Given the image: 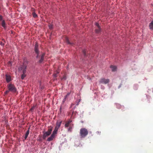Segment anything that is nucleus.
Listing matches in <instances>:
<instances>
[{
  "label": "nucleus",
  "instance_id": "f257e3e1",
  "mask_svg": "<svg viewBox=\"0 0 153 153\" xmlns=\"http://www.w3.org/2000/svg\"><path fill=\"white\" fill-rule=\"evenodd\" d=\"M7 87L8 90L4 92L5 94H6L10 91L13 93H15L17 91V89L14 85L12 84H10L7 85Z\"/></svg>",
  "mask_w": 153,
  "mask_h": 153
},
{
  "label": "nucleus",
  "instance_id": "f03ea898",
  "mask_svg": "<svg viewBox=\"0 0 153 153\" xmlns=\"http://www.w3.org/2000/svg\"><path fill=\"white\" fill-rule=\"evenodd\" d=\"M80 136L81 138H85L88 134V131L85 128H81L80 130Z\"/></svg>",
  "mask_w": 153,
  "mask_h": 153
},
{
  "label": "nucleus",
  "instance_id": "7ed1b4c3",
  "mask_svg": "<svg viewBox=\"0 0 153 153\" xmlns=\"http://www.w3.org/2000/svg\"><path fill=\"white\" fill-rule=\"evenodd\" d=\"M51 128H49L47 131L45 132L43 135V139H45L46 137H48L51 133V131H52V127H50Z\"/></svg>",
  "mask_w": 153,
  "mask_h": 153
},
{
  "label": "nucleus",
  "instance_id": "20e7f679",
  "mask_svg": "<svg viewBox=\"0 0 153 153\" xmlns=\"http://www.w3.org/2000/svg\"><path fill=\"white\" fill-rule=\"evenodd\" d=\"M34 51H35V53L37 54L36 58L37 59L39 57V51L38 49V45L37 43H36L35 45L34 48Z\"/></svg>",
  "mask_w": 153,
  "mask_h": 153
},
{
  "label": "nucleus",
  "instance_id": "39448f33",
  "mask_svg": "<svg viewBox=\"0 0 153 153\" xmlns=\"http://www.w3.org/2000/svg\"><path fill=\"white\" fill-rule=\"evenodd\" d=\"M95 25L97 27V28L95 29V32L96 33H99L101 31V29L98 23L96 22Z\"/></svg>",
  "mask_w": 153,
  "mask_h": 153
},
{
  "label": "nucleus",
  "instance_id": "423d86ee",
  "mask_svg": "<svg viewBox=\"0 0 153 153\" xmlns=\"http://www.w3.org/2000/svg\"><path fill=\"white\" fill-rule=\"evenodd\" d=\"M109 79H105L104 78L101 79L99 81V82L100 83H103L104 84L108 83H109Z\"/></svg>",
  "mask_w": 153,
  "mask_h": 153
},
{
  "label": "nucleus",
  "instance_id": "0eeeda50",
  "mask_svg": "<svg viewBox=\"0 0 153 153\" xmlns=\"http://www.w3.org/2000/svg\"><path fill=\"white\" fill-rule=\"evenodd\" d=\"M45 53H42L40 56H39L38 58H39V63H42L44 59V57L45 56Z\"/></svg>",
  "mask_w": 153,
  "mask_h": 153
},
{
  "label": "nucleus",
  "instance_id": "6e6552de",
  "mask_svg": "<svg viewBox=\"0 0 153 153\" xmlns=\"http://www.w3.org/2000/svg\"><path fill=\"white\" fill-rule=\"evenodd\" d=\"M72 122V121L71 120H69L67 122L65 125V128H67L68 127H69L70 126H71V123Z\"/></svg>",
  "mask_w": 153,
  "mask_h": 153
},
{
  "label": "nucleus",
  "instance_id": "1a4fd4ad",
  "mask_svg": "<svg viewBox=\"0 0 153 153\" xmlns=\"http://www.w3.org/2000/svg\"><path fill=\"white\" fill-rule=\"evenodd\" d=\"M6 81L7 82H9L11 80V76L9 75L6 74Z\"/></svg>",
  "mask_w": 153,
  "mask_h": 153
},
{
  "label": "nucleus",
  "instance_id": "9d476101",
  "mask_svg": "<svg viewBox=\"0 0 153 153\" xmlns=\"http://www.w3.org/2000/svg\"><path fill=\"white\" fill-rule=\"evenodd\" d=\"M62 122V121L60 120H58L56 123V127L58 128H59V127H60L61 123Z\"/></svg>",
  "mask_w": 153,
  "mask_h": 153
},
{
  "label": "nucleus",
  "instance_id": "9b49d317",
  "mask_svg": "<svg viewBox=\"0 0 153 153\" xmlns=\"http://www.w3.org/2000/svg\"><path fill=\"white\" fill-rule=\"evenodd\" d=\"M54 137L55 135L53 134H52L51 136L48 138L47 140L48 141H51L53 140Z\"/></svg>",
  "mask_w": 153,
  "mask_h": 153
},
{
  "label": "nucleus",
  "instance_id": "f8f14e48",
  "mask_svg": "<svg viewBox=\"0 0 153 153\" xmlns=\"http://www.w3.org/2000/svg\"><path fill=\"white\" fill-rule=\"evenodd\" d=\"M58 129L59 128L55 127V128L53 132V133L52 134L55 135L56 134L58 130Z\"/></svg>",
  "mask_w": 153,
  "mask_h": 153
},
{
  "label": "nucleus",
  "instance_id": "ddd939ff",
  "mask_svg": "<svg viewBox=\"0 0 153 153\" xmlns=\"http://www.w3.org/2000/svg\"><path fill=\"white\" fill-rule=\"evenodd\" d=\"M1 25L4 28V29H6V26L5 25V21L3 20V21L1 22Z\"/></svg>",
  "mask_w": 153,
  "mask_h": 153
},
{
  "label": "nucleus",
  "instance_id": "4468645a",
  "mask_svg": "<svg viewBox=\"0 0 153 153\" xmlns=\"http://www.w3.org/2000/svg\"><path fill=\"white\" fill-rule=\"evenodd\" d=\"M110 68L112 69V71H115L117 69V67L115 66L111 65Z\"/></svg>",
  "mask_w": 153,
  "mask_h": 153
},
{
  "label": "nucleus",
  "instance_id": "2eb2a0df",
  "mask_svg": "<svg viewBox=\"0 0 153 153\" xmlns=\"http://www.w3.org/2000/svg\"><path fill=\"white\" fill-rule=\"evenodd\" d=\"M66 42L68 44L71 45H74V43H73L70 42L69 41V40L68 39V38H66Z\"/></svg>",
  "mask_w": 153,
  "mask_h": 153
},
{
  "label": "nucleus",
  "instance_id": "dca6fc26",
  "mask_svg": "<svg viewBox=\"0 0 153 153\" xmlns=\"http://www.w3.org/2000/svg\"><path fill=\"white\" fill-rule=\"evenodd\" d=\"M149 27L150 29L152 30H153V20L150 24Z\"/></svg>",
  "mask_w": 153,
  "mask_h": 153
},
{
  "label": "nucleus",
  "instance_id": "f3484780",
  "mask_svg": "<svg viewBox=\"0 0 153 153\" xmlns=\"http://www.w3.org/2000/svg\"><path fill=\"white\" fill-rule=\"evenodd\" d=\"M29 133V128L28 129V130L27 131L26 133L25 134V139H26L27 137V136Z\"/></svg>",
  "mask_w": 153,
  "mask_h": 153
},
{
  "label": "nucleus",
  "instance_id": "a211bd4d",
  "mask_svg": "<svg viewBox=\"0 0 153 153\" xmlns=\"http://www.w3.org/2000/svg\"><path fill=\"white\" fill-rule=\"evenodd\" d=\"M72 126H70L69 128H68V132H71L72 131Z\"/></svg>",
  "mask_w": 153,
  "mask_h": 153
},
{
  "label": "nucleus",
  "instance_id": "6ab92c4d",
  "mask_svg": "<svg viewBox=\"0 0 153 153\" xmlns=\"http://www.w3.org/2000/svg\"><path fill=\"white\" fill-rule=\"evenodd\" d=\"M26 76V74H22V75H21V78L22 79H24V78Z\"/></svg>",
  "mask_w": 153,
  "mask_h": 153
},
{
  "label": "nucleus",
  "instance_id": "aec40b11",
  "mask_svg": "<svg viewBox=\"0 0 153 153\" xmlns=\"http://www.w3.org/2000/svg\"><path fill=\"white\" fill-rule=\"evenodd\" d=\"M59 73V72L56 71V73H55L53 74V76L55 78H56L58 74Z\"/></svg>",
  "mask_w": 153,
  "mask_h": 153
},
{
  "label": "nucleus",
  "instance_id": "412c9836",
  "mask_svg": "<svg viewBox=\"0 0 153 153\" xmlns=\"http://www.w3.org/2000/svg\"><path fill=\"white\" fill-rule=\"evenodd\" d=\"M33 16L34 18H36L37 17V15L35 13H33Z\"/></svg>",
  "mask_w": 153,
  "mask_h": 153
},
{
  "label": "nucleus",
  "instance_id": "4be33fe9",
  "mask_svg": "<svg viewBox=\"0 0 153 153\" xmlns=\"http://www.w3.org/2000/svg\"><path fill=\"white\" fill-rule=\"evenodd\" d=\"M82 52L84 54V56H86V51L85 50H83L82 51Z\"/></svg>",
  "mask_w": 153,
  "mask_h": 153
},
{
  "label": "nucleus",
  "instance_id": "5701e85b",
  "mask_svg": "<svg viewBox=\"0 0 153 153\" xmlns=\"http://www.w3.org/2000/svg\"><path fill=\"white\" fill-rule=\"evenodd\" d=\"M26 66H25V69H23V70L22 72H23V74H26Z\"/></svg>",
  "mask_w": 153,
  "mask_h": 153
},
{
  "label": "nucleus",
  "instance_id": "b1692460",
  "mask_svg": "<svg viewBox=\"0 0 153 153\" xmlns=\"http://www.w3.org/2000/svg\"><path fill=\"white\" fill-rule=\"evenodd\" d=\"M49 27L50 28V29H51L53 28L52 25L51 24H50L49 25Z\"/></svg>",
  "mask_w": 153,
  "mask_h": 153
},
{
  "label": "nucleus",
  "instance_id": "393cba45",
  "mask_svg": "<svg viewBox=\"0 0 153 153\" xmlns=\"http://www.w3.org/2000/svg\"><path fill=\"white\" fill-rule=\"evenodd\" d=\"M70 94V93H67V94L65 96V98H66Z\"/></svg>",
  "mask_w": 153,
  "mask_h": 153
},
{
  "label": "nucleus",
  "instance_id": "a878e982",
  "mask_svg": "<svg viewBox=\"0 0 153 153\" xmlns=\"http://www.w3.org/2000/svg\"><path fill=\"white\" fill-rule=\"evenodd\" d=\"M0 44L2 46H4V43L2 42H1L0 43Z\"/></svg>",
  "mask_w": 153,
  "mask_h": 153
},
{
  "label": "nucleus",
  "instance_id": "bb28decb",
  "mask_svg": "<svg viewBox=\"0 0 153 153\" xmlns=\"http://www.w3.org/2000/svg\"><path fill=\"white\" fill-rule=\"evenodd\" d=\"M35 108V106H33L32 108H31L30 109V110H33Z\"/></svg>",
  "mask_w": 153,
  "mask_h": 153
},
{
  "label": "nucleus",
  "instance_id": "cd10ccee",
  "mask_svg": "<svg viewBox=\"0 0 153 153\" xmlns=\"http://www.w3.org/2000/svg\"><path fill=\"white\" fill-rule=\"evenodd\" d=\"M66 79V77L65 76H64L63 78H62V79Z\"/></svg>",
  "mask_w": 153,
  "mask_h": 153
},
{
  "label": "nucleus",
  "instance_id": "c85d7f7f",
  "mask_svg": "<svg viewBox=\"0 0 153 153\" xmlns=\"http://www.w3.org/2000/svg\"><path fill=\"white\" fill-rule=\"evenodd\" d=\"M2 16H1V15H0V19H2Z\"/></svg>",
  "mask_w": 153,
  "mask_h": 153
},
{
  "label": "nucleus",
  "instance_id": "c756f323",
  "mask_svg": "<svg viewBox=\"0 0 153 153\" xmlns=\"http://www.w3.org/2000/svg\"><path fill=\"white\" fill-rule=\"evenodd\" d=\"M66 99V98H65V97L64 98V99L63 100V102H64L65 101Z\"/></svg>",
  "mask_w": 153,
  "mask_h": 153
},
{
  "label": "nucleus",
  "instance_id": "7c9ffc66",
  "mask_svg": "<svg viewBox=\"0 0 153 153\" xmlns=\"http://www.w3.org/2000/svg\"><path fill=\"white\" fill-rule=\"evenodd\" d=\"M9 65H11V62H9Z\"/></svg>",
  "mask_w": 153,
  "mask_h": 153
},
{
  "label": "nucleus",
  "instance_id": "2f4dec72",
  "mask_svg": "<svg viewBox=\"0 0 153 153\" xmlns=\"http://www.w3.org/2000/svg\"><path fill=\"white\" fill-rule=\"evenodd\" d=\"M2 41H3V42H4V43L5 42V40H4V39H2Z\"/></svg>",
  "mask_w": 153,
  "mask_h": 153
},
{
  "label": "nucleus",
  "instance_id": "473e14b6",
  "mask_svg": "<svg viewBox=\"0 0 153 153\" xmlns=\"http://www.w3.org/2000/svg\"><path fill=\"white\" fill-rule=\"evenodd\" d=\"M79 102H77L76 104V105H79Z\"/></svg>",
  "mask_w": 153,
  "mask_h": 153
},
{
  "label": "nucleus",
  "instance_id": "72a5a7b5",
  "mask_svg": "<svg viewBox=\"0 0 153 153\" xmlns=\"http://www.w3.org/2000/svg\"><path fill=\"white\" fill-rule=\"evenodd\" d=\"M74 111H72V115H73V114H74Z\"/></svg>",
  "mask_w": 153,
  "mask_h": 153
},
{
  "label": "nucleus",
  "instance_id": "f704fd0d",
  "mask_svg": "<svg viewBox=\"0 0 153 153\" xmlns=\"http://www.w3.org/2000/svg\"><path fill=\"white\" fill-rule=\"evenodd\" d=\"M152 91H153V90H152Z\"/></svg>",
  "mask_w": 153,
  "mask_h": 153
}]
</instances>
